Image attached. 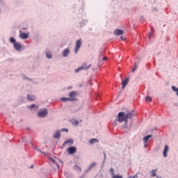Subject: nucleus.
Returning a JSON list of instances; mask_svg holds the SVG:
<instances>
[{
    "label": "nucleus",
    "mask_w": 178,
    "mask_h": 178,
    "mask_svg": "<svg viewBox=\"0 0 178 178\" xmlns=\"http://www.w3.org/2000/svg\"><path fill=\"white\" fill-rule=\"evenodd\" d=\"M161 178V177H160Z\"/></svg>",
    "instance_id": "obj_39"
},
{
    "label": "nucleus",
    "mask_w": 178,
    "mask_h": 178,
    "mask_svg": "<svg viewBox=\"0 0 178 178\" xmlns=\"http://www.w3.org/2000/svg\"><path fill=\"white\" fill-rule=\"evenodd\" d=\"M10 42H12L13 44H15L16 42V40H15L13 38H10Z\"/></svg>",
    "instance_id": "obj_24"
},
{
    "label": "nucleus",
    "mask_w": 178,
    "mask_h": 178,
    "mask_svg": "<svg viewBox=\"0 0 178 178\" xmlns=\"http://www.w3.org/2000/svg\"><path fill=\"white\" fill-rule=\"evenodd\" d=\"M145 101L147 102H151V101H152V98H151V97H149V96H147L145 97Z\"/></svg>",
    "instance_id": "obj_21"
},
{
    "label": "nucleus",
    "mask_w": 178,
    "mask_h": 178,
    "mask_svg": "<svg viewBox=\"0 0 178 178\" xmlns=\"http://www.w3.org/2000/svg\"><path fill=\"white\" fill-rule=\"evenodd\" d=\"M67 151L70 155H73V154H76V152H77V149L76 147H70L67 148Z\"/></svg>",
    "instance_id": "obj_4"
},
{
    "label": "nucleus",
    "mask_w": 178,
    "mask_h": 178,
    "mask_svg": "<svg viewBox=\"0 0 178 178\" xmlns=\"http://www.w3.org/2000/svg\"><path fill=\"white\" fill-rule=\"evenodd\" d=\"M136 69H137V65H135L134 68L132 70V72H134Z\"/></svg>",
    "instance_id": "obj_30"
},
{
    "label": "nucleus",
    "mask_w": 178,
    "mask_h": 178,
    "mask_svg": "<svg viewBox=\"0 0 178 178\" xmlns=\"http://www.w3.org/2000/svg\"><path fill=\"white\" fill-rule=\"evenodd\" d=\"M47 115H48V111H47V109L40 111L38 113V115L39 116V118H45V116H47Z\"/></svg>",
    "instance_id": "obj_5"
},
{
    "label": "nucleus",
    "mask_w": 178,
    "mask_h": 178,
    "mask_svg": "<svg viewBox=\"0 0 178 178\" xmlns=\"http://www.w3.org/2000/svg\"><path fill=\"white\" fill-rule=\"evenodd\" d=\"M19 37L22 38V40H27V38H29V33H21Z\"/></svg>",
    "instance_id": "obj_10"
},
{
    "label": "nucleus",
    "mask_w": 178,
    "mask_h": 178,
    "mask_svg": "<svg viewBox=\"0 0 178 178\" xmlns=\"http://www.w3.org/2000/svg\"><path fill=\"white\" fill-rule=\"evenodd\" d=\"M128 83H129V78H127L125 80L122 81V90L124 89V88L126 87V86H127Z\"/></svg>",
    "instance_id": "obj_11"
},
{
    "label": "nucleus",
    "mask_w": 178,
    "mask_h": 178,
    "mask_svg": "<svg viewBox=\"0 0 178 178\" xmlns=\"http://www.w3.org/2000/svg\"><path fill=\"white\" fill-rule=\"evenodd\" d=\"M54 138H60V132H59V131H57L54 134Z\"/></svg>",
    "instance_id": "obj_16"
},
{
    "label": "nucleus",
    "mask_w": 178,
    "mask_h": 178,
    "mask_svg": "<svg viewBox=\"0 0 178 178\" xmlns=\"http://www.w3.org/2000/svg\"><path fill=\"white\" fill-rule=\"evenodd\" d=\"M96 163H92L91 165H90V168H94V166H95Z\"/></svg>",
    "instance_id": "obj_31"
},
{
    "label": "nucleus",
    "mask_w": 178,
    "mask_h": 178,
    "mask_svg": "<svg viewBox=\"0 0 178 178\" xmlns=\"http://www.w3.org/2000/svg\"><path fill=\"white\" fill-rule=\"evenodd\" d=\"M60 101L62 102H67V101H76V99H74V98H67V97H62L61 99H60Z\"/></svg>",
    "instance_id": "obj_9"
},
{
    "label": "nucleus",
    "mask_w": 178,
    "mask_h": 178,
    "mask_svg": "<svg viewBox=\"0 0 178 178\" xmlns=\"http://www.w3.org/2000/svg\"><path fill=\"white\" fill-rule=\"evenodd\" d=\"M74 169L75 170H76L77 172H81V168L80 167H79L78 165H75L74 166Z\"/></svg>",
    "instance_id": "obj_23"
},
{
    "label": "nucleus",
    "mask_w": 178,
    "mask_h": 178,
    "mask_svg": "<svg viewBox=\"0 0 178 178\" xmlns=\"http://www.w3.org/2000/svg\"><path fill=\"white\" fill-rule=\"evenodd\" d=\"M149 174L151 175L152 177H155V176H156V170H153L150 171Z\"/></svg>",
    "instance_id": "obj_15"
},
{
    "label": "nucleus",
    "mask_w": 178,
    "mask_h": 178,
    "mask_svg": "<svg viewBox=\"0 0 178 178\" xmlns=\"http://www.w3.org/2000/svg\"><path fill=\"white\" fill-rule=\"evenodd\" d=\"M46 56L48 59L52 58V55H51V52L49 51H46Z\"/></svg>",
    "instance_id": "obj_19"
},
{
    "label": "nucleus",
    "mask_w": 178,
    "mask_h": 178,
    "mask_svg": "<svg viewBox=\"0 0 178 178\" xmlns=\"http://www.w3.org/2000/svg\"><path fill=\"white\" fill-rule=\"evenodd\" d=\"M28 108L29 109H34V108H36V109H38V106L32 104L31 106H29Z\"/></svg>",
    "instance_id": "obj_20"
},
{
    "label": "nucleus",
    "mask_w": 178,
    "mask_h": 178,
    "mask_svg": "<svg viewBox=\"0 0 178 178\" xmlns=\"http://www.w3.org/2000/svg\"><path fill=\"white\" fill-rule=\"evenodd\" d=\"M81 47V40H76V47L74 49L75 54H77V52H79V50L80 49Z\"/></svg>",
    "instance_id": "obj_3"
},
{
    "label": "nucleus",
    "mask_w": 178,
    "mask_h": 178,
    "mask_svg": "<svg viewBox=\"0 0 178 178\" xmlns=\"http://www.w3.org/2000/svg\"><path fill=\"white\" fill-rule=\"evenodd\" d=\"M73 139H69L63 144V147H66V145H73Z\"/></svg>",
    "instance_id": "obj_7"
},
{
    "label": "nucleus",
    "mask_w": 178,
    "mask_h": 178,
    "mask_svg": "<svg viewBox=\"0 0 178 178\" xmlns=\"http://www.w3.org/2000/svg\"><path fill=\"white\" fill-rule=\"evenodd\" d=\"M94 143H98V140H97V138H93L90 140V144H94Z\"/></svg>",
    "instance_id": "obj_22"
},
{
    "label": "nucleus",
    "mask_w": 178,
    "mask_h": 178,
    "mask_svg": "<svg viewBox=\"0 0 178 178\" xmlns=\"http://www.w3.org/2000/svg\"><path fill=\"white\" fill-rule=\"evenodd\" d=\"M113 178H123V177L120 175H113Z\"/></svg>",
    "instance_id": "obj_26"
},
{
    "label": "nucleus",
    "mask_w": 178,
    "mask_h": 178,
    "mask_svg": "<svg viewBox=\"0 0 178 178\" xmlns=\"http://www.w3.org/2000/svg\"><path fill=\"white\" fill-rule=\"evenodd\" d=\"M70 52V50H69V49H65L63 52V56L64 58H66V56H67V55H69V53Z\"/></svg>",
    "instance_id": "obj_13"
},
{
    "label": "nucleus",
    "mask_w": 178,
    "mask_h": 178,
    "mask_svg": "<svg viewBox=\"0 0 178 178\" xmlns=\"http://www.w3.org/2000/svg\"><path fill=\"white\" fill-rule=\"evenodd\" d=\"M61 131H65V133H68L69 132V129H62Z\"/></svg>",
    "instance_id": "obj_27"
},
{
    "label": "nucleus",
    "mask_w": 178,
    "mask_h": 178,
    "mask_svg": "<svg viewBox=\"0 0 178 178\" xmlns=\"http://www.w3.org/2000/svg\"><path fill=\"white\" fill-rule=\"evenodd\" d=\"M134 115V112L133 111H127V113L124 112H120L118 113V120L120 123H122V122H125L126 124H127L128 119H131Z\"/></svg>",
    "instance_id": "obj_1"
},
{
    "label": "nucleus",
    "mask_w": 178,
    "mask_h": 178,
    "mask_svg": "<svg viewBox=\"0 0 178 178\" xmlns=\"http://www.w3.org/2000/svg\"><path fill=\"white\" fill-rule=\"evenodd\" d=\"M77 95V93L76 92H71L70 93L69 97H70V98H74V97H76Z\"/></svg>",
    "instance_id": "obj_17"
},
{
    "label": "nucleus",
    "mask_w": 178,
    "mask_h": 178,
    "mask_svg": "<svg viewBox=\"0 0 178 178\" xmlns=\"http://www.w3.org/2000/svg\"><path fill=\"white\" fill-rule=\"evenodd\" d=\"M111 175L113 176V175H114L113 168H111Z\"/></svg>",
    "instance_id": "obj_29"
},
{
    "label": "nucleus",
    "mask_w": 178,
    "mask_h": 178,
    "mask_svg": "<svg viewBox=\"0 0 178 178\" xmlns=\"http://www.w3.org/2000/svg\"><path fill=\"white\" fill-rule=\"evenodd\" d=\"M27 98H28L29 101H35V97L30 96V95H27Z\"/></svg>",
    "instance_id": "obj_18"
},
{
    "label": "nucleus",
    "mask_w": 178,
    "mask_h": 178,
    "mask_svg": "<svg viewBox=\"0 0 178 178\" xmlns=\"http://www.w3.org/2000/svg\"><path fill=\"white\" fill-rule=\"evenodd\" d=\"M121 40H122V41H124V38H123V37H120Z\"/></svg>",
    "instance_id": "obj_34"
},
{
    "label": "nucleus",
    "mask_w": 178,
    "mask_h": 178,
    "mask_svg": "<svg viewBox=\"0 0 178 178\" xmlns=\"http://www.w3.org/2000/svg\"><path fill=\"white\" fill-rule=\"evenodd\" d=\"M151 137H152V135H148V136H145L143 138L144 143H145V144H147V143H148V140H149V138H151Z\"/></svg>",
    "instance_id": "obj_14"
},
{
    "label": "nucleus",
    "mask_w": 178,
    "mask_h": 178,
    "mask_svg": "<svg viewBox=\"0 0 178 178\" xmlns=\"http://www.w3.org/2000/svg\"><path fill=\"white\" fill-rule=\"evenodd\" d=\"M49 161L52 162V163H56V161L53 158H49Z\"/></svg>",
    "instance_id": "obj_25"
},
{
    "label": "nucleus",
    "mask_w": 178,
    "mask_h": 178,
    "mask_svg": "<svg viewBox=\"0 0 178 178\" xmlns=\"http://www.w3.org/2000/svg\"><path fill=\"white\" fill-rule=\"evenodd\" d=\"M13 47H14L15 49L18 51L22 49V44H20L19 42H15V44H13Z\"/></svg>",
    "instance_id": "obj_6"
},
{
    "label": "nucleus",
    "mask_w": 178,
    "mask_h": 178,
    "mask_svg": "<svg viewBox=\"0 0 178 178\" xmlns=\"http://www.w3.org/2000/svg\"><path fill=\"white\" fill-rule=\"evenodd\" d=\"M152 33H150L149 34V38H151V35H152Z\"/></svg>",
    "instance_id": "obj_37"
},
{
    "label": "nucleus",
    "mask_w": 178,
    "mask_h": 178,
    "mask_svg": "<svg viewBox=\"0 0 178 178\" xmlns=\"http://www.w3.org/2000/svg\"><path fill=\"white\" fill-rule=\"evenodd\" d=\"M73 124H79V121L77 120L74 121Z\"/></svg>",
    "instance_id": "obj_28"
},
{
    "label": "nucleus",
    "mask_w": 178,
    "mask_h": 178,
    "mask_svg": "<svg viewBox=\"0 0 178 178\" xmlns=\"http://www.w3.org/2000/svg\"><path fill=\"white\" fill-rule=\"evenodd\" d=\"M56 165L57 166L58 169H60V166L59 164H58V163H56Z\"/></svg>",
    "instance_id": "obj_32"
},
{
    "label": "nucleus",
    "mask_w": 178,
    "mask_h": 178,
    "mask_svg": "<svg viewBox=\"0 0 178 178\" xmlns=\"http://www.w3.org/2000/svg\"><path fill=\"white\" fill-rule=\"evenodd\" d=\"M103 60H106V57H103Z\"/></svg>",
    "instance_id": "obj_33"
},
{
    "label": "nucleus",
    "mask_w": 178,
    "mask_h": 178,
    "mask_svg": "<svg viewBox=\"0 0 178 178\" xmlns=\"http://www.w3.org/2000/svg\"><path fill=\"white\" fill-rule=\"evenodd\" d=\"M91 67V65L87 66V63H83L82 66L79 67V68L74 70L75 73H79V72L81 70H88Z\"/></svg>",
    "instance_id": "obj_2"
},
{
    "label": "nucleus",
    "mask_w": 178,
    "mask_h": 178,
    "mask_svg": "<svg viewBox=\"0 0 178 178\" xmlns=\"http://www.w3.org/2000/svg\"><path fill=\"white\" fill-rule=\"evenodd\" d=\"M38 151H39V152H41L42 154H45L44 152L40 151V149H38Z\"/></svg>",
    "instance_id": "obj_35"
},
{
    "label": "nucleus",
    "mask_w": 178,
    "mask_h": 178,
    "mask_svg": "<svg viewBox=\"0 0 178 178\" xmlns=\"http://www.w3.org/2000/svg\"><path fill=\"white\" fill-rule=\"evenodd\" d=\"M115 35H122L123 34V31L120 29H117L114 31Z\"/></svg>",
    "instance_id": "obj_12"
},
{
    "label": "nucleus",
    "mask_w": 178,
    "mask_h": 178,
    "mask_svg": "<svg viewBox=\"0 0 178 178\" xmlns=\"http://www.w3.org/2000/svg\"><path fill=\"white\" fill-rule=\"evenodd\" d=\"M169 152V146L165 145V148L163 149V155L165 158H166V156H168V152Z\"/></svg>",
    "instance_id": "obj_8"
},
{
    "label": "nucleus",
    "mask_w": 178,
    "mask_h": 178,
    "mask_svg": "<svg viewBox=\"0 0 178 178\" xmlns=\"http://www.w3.org/2000/svg\"><path fill=\"white\" fill-rule=\"evenodd\" d=\"M33 168H34V165H32L31 166V169H33Z\"/></svg>",
    "instance_id": "obj_36"
},
{
    "label": "nucleus",
    "mask_w": 178,
    "mask_h": 178,
    "mask_svg": "<svg viewBox=\"0 0 178 178\" xmlns=\"http://www.w3.org/2000/svg\"><path fill=\"white\" fill-rule=\"evenodd\" d=\"M104 158H106V154L104 153Z\"/></svg>",
    "instance_id": "obj_38"
}]
</instances>
